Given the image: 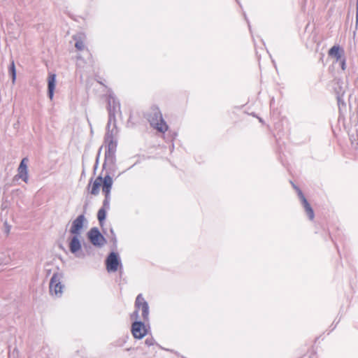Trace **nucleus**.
<instances>
[{
    "label": "nucleus",
    "mask_w": 358,
    "mask_h": 358,
    "mask_svg": "<svg viewBox=\"0 0 358 358\" xmlns=\"http://www.w3.org/2000/svg\"><path fill=\"white\" fill-rule=\"evenodd\" d=\"M135 311L131 315V319L135 320L131 326V333L135 338L141 339L147 334V329L142 322L137 320L142 319L145 321L148 320L149 307L141 294L137 296L135 302Z\"/></svg>",
    "instance_id": "f257e3e1"
},
{
    "label": "nucleus",
    "mask_w": 358,
    "mask_h": 358,
    "mask_svg": "<svg viewBox=\"0 0 358 358\" xmlns=\"http://www.w3.org/2000/svg\"><path fill=\"white\" fill-rule=\"evenodd\" d=\"M108 130L106 136V141L108 143V149L106 151V159L107 161L113 162L117 146L115 136L117 134V129L115 124L112 123L110 121L108 124Z\"/></svg>",
    "instance_id": "f03ea898"
},
{
    "label": "nucleus",
    "mask_w": 358,
    "mask_h": 358,
    "mask_svg": "<svg viewBox=\"0 0 358 358\" xmlns=\"http://www.w3.org/2000/svg\"><path fill=\"white\" fill-rule=\"evenodd\" d=\"M113 185V179L110 176H106L104 178L97 177L91 185L90 193L93 195H97L102 187V191L106 195V200L104 203H106L109 198L110 189Z\"/></svg>",
    "instance_id": "7ed1b4c3"
},
{
    "label": "nucleus",
    "mask_w": 358,
    "mask_h": 358,
    "mask_svg": "<svg viewBox=\"0 0 358 358\" xmlns=\"http://www.w3.org/2000/svg\"><path fill=\"white\" fill-rule=\"evenodd\" d=\"M64 285L62 282V277L59 273H55L50 281V294L54 298L62 297L64 291Z\"/></svg>",
    "instance_id": "20e7f679"
},
{
    "label": "nucleus",
    "mask_w": 358,
    "mask_h": 358,
    "mask_svg": "<svg viewBox=\"0 0 358 358\" xmlns=\"http://www.w3.org/2000/svg\"><path fill=\"white\" fill-rule=\"evenodd\" d=\"M149 121L151 126L160 132L164 133L168 129V126L163 120L162 115L158 108L152 110Z\"/></svg>",
    "instance_id": "39448f33"
},
{
    "label": "nucleus",
    "mask_w": 358,
    "mask_h": 358,
    "mask_svg": "<svg viewBox=\"0 0 358 358\" xmlns=\"http://www.w3.org/2000/svg\"><path fill=\"white\" fill-rule=\"evenodd\" d=\"M70 252L76 257H82V237L80 235H71L69 238Z\"/></svg>",
    "instance_id": "423d86ee"
},
{
    "label": "nucleus",
    "mask_w": 358,
    "mask_h": 358,
    "mask_svg": "<svg viewBox=\"0 0 358 358\" xmlns=\"http://www.w3.org/2000/svg\"><path fill=\"white\" fill-rule=\"evenodd\" d=\"M86 219L83 215L78 216L71 223L69 233L71 235H80L85 227Z\"/></svg>",
    "instance_id": "0eeeda50"
},
{
    "label": "nucleus",
    "mask_w": 358,
    "mask_h": 358,
    "mask_svg": "<svg viewBox=\"0 0 358 358\" xmlns=\"http://www.w3.org/2000/svg\"><path fill=\"white\" fill-rule=\"evenodd\" d=\"M87 237L92 244L96 247L103 246L106 239L96 228H92L87 233Z\"/></svg>",
    "instance_id": "6e6552de"
},
{
    "label": "nucleus",
    "mask_w": 358,
    "mask_h": 358,
    "mask_svg": "<svg viewBox=\"0 0 358 358\" xmlns=\"http://www.w3.org/2000/svg\"><path fill=\"white\" fill-rule=\"evenodd\" d=\"M121 266L120 257L117 253L111 252L106 259V267L108 272L117 271Z\"/></svg>",
    "instance_id": "1a4fd4ad"
},
{
    "label": "nucleus",
    "mask_w": 358,
    "mask_h": 358,
    "mask_svg": "<svg viewBox=\"0 0 358 358\" xmlns=\"http://www.w3.org/2000/svg\"><path fill=\"white\" fill-rule=\"evenodd\" d=\"M28 159L24 158L18 167L17 176L21 178L25 182H28L29 180V174H28Z\"/></svg>",
    "instance_id": "9d476101"
},
{
    "label": "nucleus",
    "mask_w": 358,
    "mask_h": 358,
    "mask_svg": "<svg viewBox=\"0 0 358 358\" xmlns=\"http://www.w3.org/2000/svg\"><path fill=\"white\" fill-rule=\"evenodd\" d=\"M298 195L300 198L301 204L303 205V206L304 208V210L306 211L307 216L308 217V218L310 220H313L314 218V212H313L311 206H310V204L308 203V202L307 201V200L303 195L302 192L299 189H298Z\"/></svg>",
    "instance_id": "9b49d317"
},
{
    "label": "nucleus",
    "mask_w": 358,
    "mask_h": 358,
    "mask_svg": "<svg viewBox=\"0 0 358 358\" xmlns=\"http://www.w3.org/2000/svg\"><path fill=\"white\" fill-rule=\"evenodd\" d=\"M56 87V76L55 74H50L48 78V96L49 98L52 100L54 95V92Z\"/></svg>",
    "instance_id": "f8f14e48"
},
{
    "label": "nucleus",
    "mask_w": 358,
    "mask_h": 358,
    "mask_svg": "<svg viewBox=\"0 0 358 358\" xmlns=\"http://www.w3.org/2000/svg\"><path fill=\"white\" fill-rule=\"evenodd\" d=\"M73 39L76 41L75 47L78 50H83L85 49L84 41L85 36L83 34H78L73 36Z\"/></svg>",
    "instance_id": "ddd939ff"
},
{
    "label": "nucleus",
    "mask_w": 358,
    "mask_h": 358,
    "mask_svg": "<svg viewBox=\"0 0 358 358\" xmlns=\"http://www.w3.org/2000/svg\"><path fill=\"white\" fill-rule=\"evenodd\" d=\"M329 55L338 61L342 59L343 51L338 46L334 45L329 50Z\"/></svg>",
    "instance_id": "4468645a"
},
{
    "label": "nucleus",
    "mask_w": 358,
    "mask_h": 358,
    "mask_svg": "<svg viewBox=\"0 0 358 358\" xmlns=\"http://www.w3.org/2000/svg\"><path fill=\"white\" fill-rule=\"evenodd\" d=\"M10 262V257L6 253H0V265H7Z\"/></svg>",
    "instance_id": "2eb2a0df"
},
{
    "label": "nucleus",
    "mask_w": 358,
    "mask_h": 358,
    "mask_svg": "<svg viewBox=\"0 0 358 358\" xmlns=\"http://www.w3.org/2000/svg\"><path fill=\"white\" fill-rule=\"evenodd\" d=\"M9 71L12 76L13 83H15V80L16 78V72H15V64H14L13 61H12V62H11Z\"/></svg>",
    "instance_id": "dca6fc26"
},
{
    "label": "nucleus",
    "mask_w": 358,
    "mask_h": 358,
    "mask_svg": "<svg viewBox=\"0 0 358 358\" xmlns=\"http://www.w3.org/2000/svg\"><path fill=\"white\" fill-rule=\"evenodd\" d=\"M106 213L103 208L99 209L98 212V219L99 222L101 223L106 218Z\"/></svg>",
    "instance_id": "f3484780"
},
{
    "label": "nucleus",
    "mask_w": 358,
    "mask_h": 358,
    "mask_svg": "<svg viewBox=\"0 0 358 358\" xmlns=\"http://www.w3.org/2000/svg\"><path fill=\"white\" fill-rule=\"evenodd\" d=\"M340 62V65L342 68L343 70H345V61L344 59H341L340 60H338Z\"/></svg>",
    "instance_id": "a211bd4d"
},
{
    "label": "nucleus",
    "mask_w": 358,
    "mask_h": 358,
    "mask_svg": "<svg viewBox=\"0 0 358 358\" xmlns=\"http://www.w3.org/2000/svg\"><path fill=\"white\" fill-rule=\"evenodd\" d=\"M145 344L148 345H152V342L151 340L150 339H146L145 341Z\"/></svg>",
    "instance_id": "6ab92c4d"
},
{
    "label": "nucleus",
    "mask_w": 358,
    "mask_h": 358,
    "mask_svg": "<svg viewBox=\"0 0 358 358\" xmlns=\"http://www.w3.org/2000/svg\"><path fill=\"white\" fill-rule=\"evenodd\" d=\"M357 8H358V0H357Z\"/></svg>",
    "instance_id": "aec40b11"
}]
</instances>
